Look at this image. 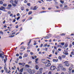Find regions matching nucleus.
Segmentation results:
<instances>
[{
    "instance_id": "nucleus-1",
    "label": "nucleus",
    "mask_w": 74,
    "mask_h": 74,
    "mask_svg": "<svg viewBox=\"0 0 74 74\" xmlns=\"http://www.w3.org/2000/svg\"><path fill=\"white\" fill-rule=\"evenodd\" d=\"M27 71L28 73H29V74H33L35 73V71L34 70H31V69H28Z\"/></svg>"
},
{
    "instance_id": "nucleus-2",
    "label": "nucleus",
    "mask_w": 74,
    "mask_h": 74,
    "mask_svg": "<svg viewBox=\"0 0 74 74\" xmlns=\"http://www.w3.org/2000/svg\"><path fill=\"white\" fill-rule=\"evenodd\" d=\"M56 69V67L55 66H51L50 67V70L51 71H53L55 70Z\"/></svg>"
},
{
    "instance_id": "nucleus-3",
    "label": "nucleus",
    "mask_w": 74,
    "mask_h": 74,
    "mask_svg": "<svg viewBox=\"0 0 74 74\" xmlns=\"http://www.w3.org/2000/svg\"><path fill=\"white\" fill-rule=\"evenodd\" d=\"M64 63H65V65L66 66H69V61H66L64 62Z\"/></svg>"
},
{
    "instance_id": "nucleus-4",
    "label": "nucleus",
    "mask_w": 74,
    "mask_h": 74,
    "mask_svg": "<svg viewBox=\"0 0 74 74\" xmlns=\"http://www.w3.org/2000/svg\"><path fill=\"white\" fill-rule=\"evenodd\" d=\"M27 56H28V54L27 53H25L23 56V58H26V57H27Z\"/></svg>"
},
{
    "instance_id": "nucleus-5",
    "label": "nucleus",
    "mask_w": 74,
    "mask_h": 74,
    "mask_svg": "<svg viewBox=\"0 0 74 74\" xmlns=\"http://www.w3.org/2000/svg\"><path fill=\"white\" fill-rule=\"evenodd\" d=\"M37 8H38V7L37 8V6H35L33 8V10L35 11L36 10H37Z\"/></svg>"
},
{
    "instance_id": "nucleus-6",
    "label": "nucleus",
    "mask_w": 74,
    "mask_h": 74,
    "mask_svg": "<svg viewBox=\"0 0 74 74\" xmlns=\"http://www.w3.org/2000/svg\"><path fill=\"white\" fill-rule=\"evenodd\" d=\"M58 67L60 69H62V68H63V66H62V65L61 64H60L58 65Z\"/></svg>"
},
{
    "instance_id": "nucleus-7",
    "label": "nucleus",
    "mask_w": 74,
    "mask_h": 74,
    "mask_svg": "<svg viewBox=\"0 0 74 74\" xmlns=\"http://www.w3.org/2000/svg\"><path fill=\"white\" fill-rule=\"evenodd\" d=\"M21 11H23L25 10V8L23 6H22L21 8Z\"/></svg>"
},
{
    "instance_id": "nucleus-8",
    "label": "nucleus",
    "mask_w": 74,
    "mask_h": 74,
    "mask_svg": "<svg viewBox=\"0 0 74 74\" xmlns=\"http://www.w3.org/2000/svg\"><path fill=\"white\" fill-rule=\"evenodd\" d=\"M18 0H16L14 1V3L16 4H18Z\"/></svg>"
},
{
    "instance_id": "nucleus-9",
    "label": "nucleus",
    "mask_w": 74,
    "mask_h": 74,
    "mask_svg": "<svg viewBox=\"0 0 74 74\" xmlns=\"http://www.w3.org/2000/svg\"><path fill=\"white\" fill-rule=\"evenodd\" d=\"M47 45V44H45L44 45L43 47H47H47H49V46H50V45Z\"/></svg>"
},
{
    "instance_id": "nucleus-10",
    "label": "nucleus",
    "mask_w": 74,
    "mask_h": 74,
    "mask_svg": "<svg viewBox=\"0 0 74 74\" xmlns=\"http://www.w3.org/2000/svg\"><path fill=\"white\" fill-rule=\"evenodd\" d=\"M51 66V63L48 62V64L47 66L49 67V66Z\"/></svg>"
},
{
    "instance_id": "nucleus-11",
    "label": "nucleus",
    "mask_w": 74,
    "mask_h": 74,
    "mask_svg": "<svg viewBox=\"0 0 74 74\" xmlns=\"http://www.w3.org/2000/svg\"><path fill=\"white\" fill-rule=\"evenodd\" d=\"M5 9V8L4 7H3V6L1 7V10H4Z\"/></svg>"
},
{
    "instance_id": "nucleus-12",
    "label": "nucleus",
    "mask_w": 74,
    "mask_h": 74,
    "mask_svg": "<svg viewBox=\"0 0 74 74\" xmlns=\"http://www.w3.org/2000/svg\"><path fill=\"white\" fill-rule=\"evenodd\" d=\"M66 56L65 55H62V58L63 59H64L65 58H66Z\"/></svg>"
},
{
    "instance_id": "nucleus-13",
    "label": "nucleus",
    "mask_w": 74,
    "mask_h": 74,
    "mask_svg": "<svg viewBox=\"0 0 74 74\" xmlns=\"http://www.w3.org/2000/svg\"><path fill=\"white\" fill-rule=\"evenodd\" d=\"M38 74H42V72L41 71H38Z\"/></svg>"
},
{
    "instance_id": "nucleus-14",
    "label": "nucleus",
    "mask_w": 74,
    "mask_h": 74,
    "mask_svg": "<svg viewBox=\"0 0 74 74\" xmlns=\"http://www.w3.org/2000/svg\"><path fill=\"white\" fill-rule=\"evenodd\" d=\"M68 46V43H65V45H64V46L65 47H67Z\"/></svg>"
},
{
    "instance_id": "nucleus-15",
    "label": "nucleus",
    "mask_w": 74,
    "mask_h": 74,
    "mask_svg": "<svg viewBox=\"0 0 74 74\" xmlns=\"http://www.w3.org/2000/svg\"><path fill=\"white\" fill-rule=\"evenodd\" d=\"M26 64V63L24 62H22V66H25V65Z\"/></svg>"
},
{
    "instance_id": "nucleus-16",
    "label": "nucleus",
    "mask_w": 74,
    "mask_h": 74,
    "mask_svg": "<svg viewBox=\"0 0 74 74\" xmlns=\"http://www.w3.org/2000/svg\"><path fill=\"white\" fill-rule=\"evenodd\" d=\"M10 3H11V4H13L14 3V1L13 0H11L10 1Z\"/></svg>"
},
{
    "instance_id": "nucleus-17",
    "label": "nucleus",
    "mask_w": 74,
    "mask_h": 74,
    "mask_svg": "<svg viewBox=\"0 0 74 74\" xmlns=\"http://www.w3.org/2000/svg\"><path fill=\"white\" fill-rule=\"evenodd\" d=\"M3 7H7V4H5V3H4L3 5Z\"/></svg>"
},
{
    "instance_id": "nucleus-18",
    "label": "nucleus",
    "mask_w": 74,
    "mask_h": 74,
    "mask_svg": "<svg viewBox=\"0 0 74 74\" xmlns=\"http://www.w3.org/2000/svg\"><path fill=\"white\" fill-rule=\"evenodd\" d=\"M2 55H4L3 53H0V57H1V56H2Z\"/></svg>"
},
{
    "instance_id": "nucleus-19",
    "label": "nucleus",
    "mask_w": 74,
    "mask_h": 74,
    "mask_svg": "<svg viewBox=\"0 0 74 74\" xmlns=\"http://www.w3.org/2000/svg\"><path fill=\"white\" fill-rule=\"evenodd\" d=\"M49 36H46V37H45V38L46 39L47 38H49Z\"/></svg>"
},
{
    "instance_id": "nucleus-20",
    "label": "nucleus",
    "mask_w": 74,
    "mask_h": 74,
    "mask_svg": "<svg viewBox=\"0 0 74 74\" xmlns=\"http://www.w3.org/2000/svg\"><path fill=\"white\" fill-rule=\"evenodd\" d=\"M8 7H12V5L11 4H9L8 5Z\"/></svg>"
},
{
    "instance_id": "nucleus-21",
    "label": "nucleus",
    "mask_w": 74,
    "mask_h": 74,
    "mask_svg": "<svg viewBox=\"0 0 74 74\" xmlns=\"http://www.w3.org/2000/svg\"><path fill=\"white\" fill-rule=\"evenodd\" d=\"M12 5L14 7H16V5L15 3H13Z\"/></svg>"
},
{
    "instance_id": "nucleus-22",
    "label": "nucleus",
    "mask_w": 74,
    "mask_h": 74,
    "mask_svg": "<svg viewBox=\"0 0 74 74\" xmlns=\"http://www.w3.org/2000/svg\"><path fill=\"white\" fill-rule=\"evenodd\" d=\"M36 70L38 69V66L36 65Z\"/></svg>"
},
{
    "instance_id": "nucleus-23",
    "label": "nucleus",
    "mask_w": 74,
    "mask_h": 74,
    "mask_svg": "<svg viewBox=\"0 0 74 74\" xmlns=\"http://www.w3.org/2000/svg\"><path fill=\"white\" fill-rule=\"evenodd\" d=\"M64 42H61V44L63 46L64 45Z\"/></svg>"
},
{
    "instance_id": "nucleus-24",
    "label": "nucleus",
    "mask_w": 74,
    "mask_h": 74,
    "mask_svg": "<svg viewBox=\"0 0 74 74\" xmlns=\"http://www.w3.org/2000/svg\"><path fill=\"white\" fill-rule=\"evenodd\" d=\"M62 70L63 71H66V69H65V68H62Z\"/></svg>"
},
{
    "instance_id": "nucleus-25",
    "label": "nucleus",
    "mask_w": 74,
    "mask_h": 74,
    "mask_svg": "<svg viewBox=\"0 0 74 74\" xmlns=\"http://www.w3.org/2000/svg\"><path fill=\"white\" fill-rule=\"evenodd\" d=\"M68 73L69 74H71V71L69 70L68 71Z\"/></svg>"
},
{
    "instance_id": "nucleus-26",
    "label": "nucleus",
    "mask_w": 74,
    "mask_h": 74,
    "mask_svg": "<svg viewBox=\"0 0 74 74\" xmlns=\"http://www.w3.org/2000/svg\"><path fill=\"white\" fill-rule=\"evenodd\" d=\"M60 68H59V67L57 68V70L58 71H60Z\"/></svg>"
},
{
    "instance_id": "nucleus-27",
    "label": "nucleus",
    "mask_w": 74,
    "mask_h": 74,
    "mask_svg": "<svg viewBox=\"0 0 74 74\" xmlns=\"http://www.w3.org/2000/svg\"><path fill=\"white\" fill-rule=\"evenodd\" d=\"M32 12H29L28 13V14H29V15H30L31 14H32Z\"/></svg>"
},
{
    "instance_id": "nucleus-28",
    "label": "nucleus",
    "mask_w": 74,
    "mask_h": 74,
    "mask_svg": "<svg viewBox=\"0 0 74 74\" xmlns=\"http://www.w3.org/2000/svg\"><path fill=\"white\" fill-rule=\"evenodd\" d=\"M39 71H42V68H41L39 69Z\"/></svg>"
},
{
    "instance_id": "nucleus-29",
    "label": "nucleus",
    "mask_w": 74,
    "mask_h": 74,
    "mask_svg": "<svg viewBox=\"0 0 74 74\" xmlns=\"http://www.w3.org/2000/svg\"><path fill=\"white\" fill-rule=\"evenodd\" d=\"M34 45H36V44H37V43H36V40H35L34 41Z\"/></svg>"
},
{
    "instance_id": "nucleus-30",
    "label": "nucleus",
    "mask_w": 74,
    "mask_h": 74,
    "mask_svg": "<svg viewBox=\"0 0 74 74\" xmlns=\"http://www.w3.org/2000/svg\"><path fill=\"white\" fill-rule=\"evenodd\" d=\"M30 42H31V40H29V42L28 43V45H29V44L30 43Z\"/></svg>"
},
{
    "instance_id": "nucleus-31",
    "label": "nucleus",
    "mask_w": 74,
    "mask_h": 74,
    "mask_svg": "<svg viewBox=\"0 0 74 74\" xmlns=\"http://www.w3.org/2000/svg\"><path fill=\"white\" fill-rule=\"evenodd\" d=\"M25 66V67H26L27 68V67H30L29 65L27 64Z\"/></svg>"
},
{
    "instance_id": "nucleus-32",
    "label": "nucleus",
    "mask_w": 74,
    "mask_h": 74,
    "mask_svg": "<svg viewBox=\"0 0 74 74\" xmlns=\"http://www.w3.org/2000/svg\"><path fill=\"white\" fill-rule=\"evenodd\" d=\"M64 54L65 55H67L69 54V53L67 52H65V53H64Z\"/></svg>"
},
{
    "instance_id": "nucleus-33",
    "label": "nucleus",
    "mask_w": 74,
    "mask_h": 74,
    "mask_svg": "<svg viewBox=\"0 0 74 74\" xmlns=\"http://www.w3.org/2000/svg\"><path fill=\"white\" fill-rule=\"evenodd\" d=\"M71 55H74V52L72 51L71 52Z\"/></svg>"
},
{
    "instance_id": "nucleus-34",
    "label": "nucleus",
    "mask_w": 74,
    "mask_h": 74,
    "mask_svg": "<svg viewBox=\"0 0 74 74\" xmlns=\"http://www.w3.org/2000/svg\"><path fill=\"white\" fill-rule=\"evenodd\" d=\"M0 32L1 33V34H2V35H3L4 34V33L3 32H2L1 31H0Z\"/></svg>"
},
{
    "instance_id": "nucleus-35",
    "label": "nucleus",
    "mask_w": 74,
    "mask_h": 74,
    "mask_svg": "<svg viewBox=\"0 0 74 74\" xmlns=\"http://www.w3.org/2000/svg\"><path fill=\"white\" fill-rule=\"evenodd\" d=\"M38 58H37L35 59V62H37V61H38Z\"/></svg>"
},
{
    "instance_id": "nucleus-36",
    "label": "nucleus",
    "mask_w": 74,
    "mask_h": 74,
    "mask_svg": "<svg viewBox=\"0 0 74 74\" xmlns=\"http://www.w3.org/2000/svg\"><path fill=\"white\" fill-rule=\"evenodd\" d=\"M0 4H3V2L2 1H0Z\"/></svg>"
},
{
    "instance_id": "nucleus-37",
    "label": "nucleus",
    "mask_w": 74,
    "mask_h": 74,
    "mask_svg": "<svg viewBox=\"0 0 74 74\" xmlns=\"http://www.w3.org/2000/svg\"><path fill=\"white\" fill-rule=\"evenodd\" d=\"M32 61H30L28 63L29 64H32Z\"/></svg>"
},
{
    "instance_id": "nucleus-38",
    "label": "nucleus",
    "mask_w": 74,
    "mask_h": 74,
    "mask_svg": "<svg viewBox=\"0 0 74 74\" xmlns=\"http://www.w3.org/2000/svg\"><path fill=\"white\" fill-rule=\"evenodd\" d=\"M16 56H19V54H16Z\"/></svg>"
},
{
    "instance_id": "nucleus-39",
    "label": "nucleus",
    "mask_w": 74,
    "mask_h": 74,
    "mask_svg": "<svg viewBox=\"0 0 74 74\" xmlns=\"http://www.w3.org/2000/svg\"><path fill=\"white\" fill-rule=\"evenodd\" d=\"M65 35V34L64 33H62L61 34V36H64Z\"/></svg>"
},
{
    "instance_id": "nucleus-40",
    "label": "nucleus",
    "mask_w": 74,
    "mask_h": 74,
    "mask_svg": "<svg viewBox=\"0 0 74 74\" xmlns=\"http://www.w3.org/2000/svg\"><path fill=\"white\" fill-rule=\"evenodd\" d=\"M18 27H19V26L18 25H17L15 26V27L16 28V29H18Z\"/></svg>"
},
{
    "instance_id": "nucleus-41",
    "label": "nucleus",
    "mask_w": 74,
    "mask_h": 74,
    "mask_svg": "<svg viewBox=\"0 0 74 74\" xmlns=\"http://www.w3.org/2000/svg\"><path fill=\"white\" fill-rule=\"evenodd\" d=\"M1 57H0V58H1L2 59H4V56H1Z\"/></svg>"
},
{
    "instance_id": "nucleus-42",
    "label": "nucleus",
    "mask_w": 74,
    "mask_h": 74,
    "mask_svg": "<svg viewBox=\"0 0 74 74\" xmlns=\"http://www.w3.org/2000/svg\"><path fill=\"white\" fill-rule=\"evenodd\" d=\"M58 59H60V60L61 59H62V57H61L59 56V57H58Z\"/></svg>"
},
{
    "instance_id": "nucleus-43",
    "label": "nucleus",
    "mask_w": 74,
    "mask_h": 74,
    "mask_svg": "<svg viewBox=\"0 0 74 74\" xmlns=\"http://www.w3.org/2000/svg\"><path fill=\"white\" fill-rule=\"evenodd\" d=\"M20 19V17H18V18H17V20L18 21V20H19Z\"/></svg>"
},
{
    "instance_id": "nucleus-44",
    "label": "nucleus",
    "mask_w": 74,
    "mask_h": 74,
    "mask_svg": "<svg viewBox=\"0 0 74 74\" xmlns=\"http://www.w3.org/2000/svg\"><path fill=\"white\" fill-rule=\"evenodd\" d=\"M20 15V14L19 13H18L17 14V16H19Z\"/></svg>"
},
{
    "instance_id": "nucleus-45",
    "label": "nucleus",
    "mask_w": 74,
    "mask_h": 74,
    "mask_svg": "<svg viewBox=\"0 0 74 74\" xmlns=\"http://www.w3.org/2000/svg\"><path fill=\"white\" fill-rule=\"evenodd\" d=\"M72 70V68H71V67H69V70L71 71Z\"/></svg>"
},
{
    "instance_id": "nucleus-46",
    "label": "nucleus",
    "mask_w": 74,
    "mask_h": 74,
    "mask_svg": "<svg viewBox=\"0 0 74 74\" xmlns=\"http://www.w3.org/2000/svg\"><path fill=\"white\" fill-rule=\"evenodd\" d=\"M5 70H6V73H7L8 72V70H7V69L5 68Z\"/></svg>"
},
{
    "instance_id": "nucleus-47",
    "label": "nucleus",
    "mask_w": 74,
    "mask_h": 74,
    "mask_svg": "<svg viewBox=\"0 0 74 74\" xmlns=\"http://www.w3.org/2000/svg\"><path fill=\"white\" fill-rule=\"evenodd\" d=\"M30 53V54L31 55H33L34 54L32 52H31Z\"/></svg>"
},
{
    "instance_id": "nucleus-48",
    "label": "nucleus",
    "mask_w": 74,
    "mask_h": 74,
    "mask_svg": "<svg viewBox=\"0 0 74 74\" xmlns=\"http://www.w3.org/2000/svg\"><path fill=\"white\" fill-rule=\"evenodd\" d=\"M52 74V73L51 71H50L48 73V74Z\"/></svg>"
},
{
    "instance_id": "nucleus-49",
    "label": "nucleus",
    "mask_w": 74,
    "mask_h": 74,
    "mask_svg": "<svg viewBox=\"0 0 74 74\" xmlns=\"http://www.w3.org/2000/svg\"><path fill=\"white\" fill-rule=\"evenodd\" d=\"M19 59H22V56H20L19 57Z\"/></svg>"
},
{
    "instance_id": "nucleus-50",
    "label": "nucleus",
    "mask_w": 74,
    "mask_h": 74,
    "mask_svg": "<svg viewBox=\"0 0 74 74\" xmlns=\"http://www.w3.org/2000/svg\"><path fill=\"white\" fill-rule=\"evenodd\" d=\"M53 62H56V60L55 59H53Z\"/></svg>"
},
{
    "instance_id": "nucleus-51",
    "label": "nucleus",
    "mask_w": 74,
    "mask_h": 74,
    "mask_svg": "<svg viewBox=\"0 0 74 74\" xmlns=\"http://www.w3.org/2000/svg\"><path fill=\"white\" fill-rule=\"evenodd\" d=\"M60 2L61 3H62V4H63V3H64V2H63V1H60Z\"/></svg>"
},
{
    "instance_id": "nucleus-52",
    "label": "nucleus",
    "mask_w": 74,
    "mask_h": 74,
    "mask_svg": "<svg viewBox=\"0 0 74 74\" xmlns=\"http://www.w3.org/2000/svg\"><path fill=\"white\" fill-rule=\"evenodd\" d=\"M18 64L19 65H22V63H19Z\"/></svg>"
},
{
    "instance_id": "nucleus-53",
    "label": "nucleus",
    "mask_w": 74,
    "mask_h": 74,
    "mask_svg": "<svg viewBox=\"0 0 74 74\" xmlns=\"http://www.w3.org/2000/svg\"><path fill=\"white\" fill-rule=\"evenodd\" d=\"M14 34H15V32H13L12 34V35H14Z\"/></svg>"
},
{
    "instance_id": "nucleus-54",
    "label": "nucleus",
    "mask_w": 74,
    "mask_h": 74,
    "mask_svg": "<svg viewBox=\"0 0 74 74\" xmlns=\"http://www.w3.org/2000/svg\"><path fill=\"white\" fill-rule=\"evenodd\" d=\"M23 54V53H20V55H21H21H22Z\"/></svg>"
},
{
    "instance_id": "nucleus-55",
    "label": "nucleus",
    "mask_w": 74,
    "mask_h": 74,
    "mask_svg": "<svg viewBox=\"0 0 74 74\" xmlns=\"http://www.w3.org/2000/svg\"><path fill=\"white\" fill-rule=\"evenodd\" d=\"M52 52H53V54L54 53V52H55V50H52Z\"/></svg>"
},
{
    "instance_id": "nucleus-56",
    "label": "nucleus",
    "mask_w": 74,
    "mask_h": 74,
    "mask_svg": "<svg viewBox=\"0 0 74 74\" xmlns=\"http://www.w3.org/2000/svg\"><path fill=\"white\" fill-rule=\"evenodd\" d=\"M1 72L2 73H4L3 70H1Z\"/></svg>"
},
{
    "instance_id": "nucleus-57",
    "label": "nucleus",
    "mask_w": 74,
    "mask_h": 74,
    "mask_svg": "<svg viewBox=\"0 0 74 74\" xmlns=\"http://www.w3.org/2000/svg\"><path fill=\"white\" fill-rule=\"evenodd\" d=\"M5 23V20L3 22V24H4Z\"/></svg>"
},
{
    "instance_id": "nucleus-58",
    "label": "nucleus",
    "mask_w": 74,
    "mask_h": 74,
    "mask_svg": "<svg viewBox=\"0 0 74 74\" xmlns=\"http://www.w3.org/2000/svg\"><path fill=\"white\" fill-rule=\"evenodd\" d=\"M16 21V20H15V19H14L13 20V21H12V22H15Z\"/></svg>"
},
{
    "instance_id": "nucleus-59",
    "label": "nucleus",
    "mask_w": 74,
    "mask_h": 74,
    "mask_svg": "<svg viewBox=\"0 0 74 74\" xmlns=\"http://www.w3.org/2000/svg\"><path fill=\"white\" fill-rule=\"evenodd\" d=\"M27 5H28V6H30V3H28L27 4Z\"/></svg>"
},
{
    "instance_id": "nucleus-60",
    "label": "nucleus",
    "mask_w": 74,
    "mask_h": 74,
    "mask_svg": "<svg viewBox=\"0 0 74 74\" xmlns=\"http://www.w3.org/2000/svg\"><path fill=\"white\" fill-rule=\"evenodd\" d=\"M15 63H18V61H15Z\"/></svg>"
},
{
    "instance_id": "nucleus-61",
    "label": "nucleus",
    "mask_w": 74,
    "mask_h": 74,
    "mask_svg": "<svg viewBox=\"0 0 74 74\" xmlns=\"http://www.w3.org/2000/svg\"><path fill=\"white\" fill-rule=\"evenodd\" d=\"M8 14H11V12H8Z\"/></svg>"
},
{
    "instance_id": "nucleus-62",
    "label": "nucleus",
    "mask_w": 74,
    "mask_h": 74,
    "mask_svg": "<svg viewBox=\"0 0 74 74\" xmlns=\"http://www.w3.org/2000/svg\"><path fill=\"white\" fill-rule=\"evenodd\" d=\"M9 37H10V38H11L12 37H13L12 35H11Z\"/></svg>"
},
{
    "instance_id": "nucleus-63",
    "label": "nucleus",
    "mask_w": 74,
    "mask_h": 74,
    "mask_svg": "<svg viewBox=\"0 0 74 74\" xmlns=\"http://www.w3.org/2000/svg\"><path fill=\"white\" fill-rule=\"evenodd\" d=\"M26 11H29V9H26Z\"/></svg>"
},
{
    "instance_id": "nucleus-64",
    "label": "nucleus",
    "mask_w": 74,
    "mask_h": 74,
    "mask_svg": "<svg viewBox=\"0 0 74 74\" xmlns=\"http://www.w3.org/2000/svg\"><path fill=\"white\" fill-rule=\"evenodd\" d=\"M3 53V52L2 51H0V53Z\"/></svg>"
}]
</instances>
